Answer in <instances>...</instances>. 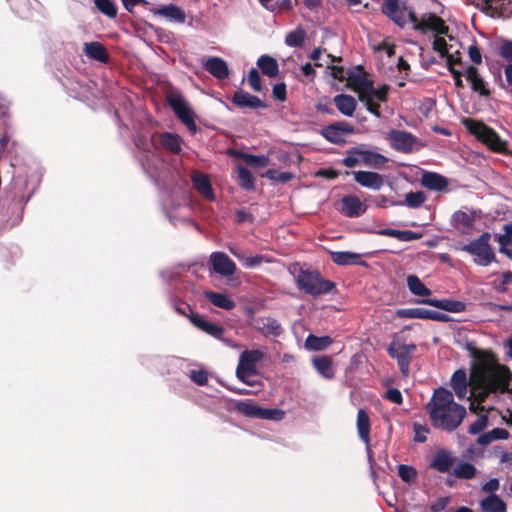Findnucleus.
I'll return each mask as SVG.
<instances>
[{"instance_id": "4d7b16f0", "label": "nucleus", "mask_w": 512, "mask_h": 512, "mask_svg": "<svg viewBox=\"0 0 512 512\" xmlns=\"http://www.w3.org/2000/svg\"><path fill=\"white\" fill-rule=\"evenodd\" d=\"M488 426V417L482 414L469 426L468 432L472 435L481 433Z\"/></svg>"}, {"instance_id": "39448f33", "label": "nucleus", "mask_w": 512, "mask_h": 512, "mask_svg": "<svg viewBox=\"0 0 512 512\" xmlns=\"http://www.w3.org/2000/svg\"><path fill=\"white\" fill-rule=\"evenodd\" d=\"M388 159L377 152H373L359 145L349 149L346 156L342 159V163L348 168H354L357 165L380 169Z\"/></svg>"}, {"instance_id": "dca6fc26", "label": "nucleus", "mask_w": 512, "mask_h": 512, "mask_svg": "<svg viewBox=\"0 0 512 512\" xmlns=\"http://www.w3.org/2000/svg\"><path fill=\"white\" fill-rule=\"evenodd\" d=\"M367 206L355 195H346L341 199L339 211L346 217L356 218L364 214Z\"/></svg>"}, {"instance_id": "79ce46f5", "label": "nucleus", "mask_w": 512, "mask_h": 512, "mask_svg": "<svg viewBox=\"0 0 512 512\" xmlns=\"http://www.w3.org/2000/svg\"><path fill=\"white\" fill-rule=\"evenodd\" d=\"M407 286L411 293L416 296H429L431 294L430 289L416 275H409L407 277Z\"/></svg>"}, {"instance_id": "37998d69", "label": "nucleus", "mask_w": 512, "mask_h": 512, "mask_svg": "<svg viewBox=\"0 0 512 512\" xmlns=\"http://www.w3.org/2000/svg\"><path fill=\"white\" fill-rule=\"evenodd\" d=\"M332 343V340L329 336L317 337L314 335H309L305 341V347L308 350L312 351H320L328 347Z\"/></svg>"}, {"instance_id": "680f3d73", "label": "nucleus", "mask_w": 512, "mask_h": 512, "mask_svg": "<svg viewBox=\"0 0 512 512\" xmlns=\"http://www.w3.org/2000/svg\"><path fill=\"white\" fill-rule=\"evenodd\" d=\"M465 308H466V305L461 301L444 299V304H443L444 311L459 313V312H463L465 310Z\"/></svg>"}, {"instance_id": "338daca9", "label": "nucleus", "mask_w": 512, "mask_h": 512, "mask_svg": "<svg viewBox=\"0 0 512 512\" xmlns=\"http://www.w3.org/2000/svg\"><path fill=\"white\" fill-rule=\"evenodd\" d=\"M433 49H434V51L438 52L441 57L447 58L449 56V55H447V53H448L447 43H446L445 39H443V38L435 37V39L433 41Z\"/></svg>"}, {"instance_id": "c756f323", "label": "nucleus", "mask_w": 512, "mask_h": 512, "mask_svg": "<svg viewBox=\"0 0 512 512\" xmlns=\"http://www.w3.org/2000/svg\"><path fill=\"white\" fill-rule=\"evenodd\" d=\"M336 108L345 116H353L357 102L354 97L347 94L336 95L333 99Z\"/></svg>"}, {"instance_id": "423d86ee", "label": "nucleus", "mask_w": 512, "mask_h": 512, "mask_svg": "<svg viewBox=\"0 0 512 512\" xmlns=\"http://www.w3.org/2000/svg\"><path fill=\"white\" fill-rule=\"evenodd\" d=\"M490 239V233L484 232L477 239L463 245L461 249L475 256V264L488 266L495 261V253L490 245Z\"/></svg>"}, {"instance_id": "6ab92c4d", "label": "nucleus", "mask_w": 512, "mask_h": 512, "mask_svg": "<svg viewBox=\"0 0 512 512\" xmlns=\"http://www.w3.org/2000/svg\"><path fill=\"white\" fill-rule=\"evenodd\" d=\"M204 69L217 79H225L229 76L227 63L220 57L211 56L202 60Z\"/></svg>"}, {"instance_id": "f3484780", "label": "nucleus", "mask_w": 512, "mask_h": 512, "mask_svg": "<svg viewBox=\"0 0 512 512\" xmlns=\"http://www.w3.org/2000/svg\"><path fill=\"white\" fill-rule=\"evenodd\" d=\"M193 188L206 200H215V194L209 176L200 171H194L191 174Z\"/></svg>"}, {"instance_id": "6e6552de", "label": "nucleus", "mask_w": 512, "mask_h": 512, "mask_svg": "<svg viewBox=\"0 0 512 512\" xmlns=\"http://www.w3.org/2000/svg\"><path fill=\"white\" fill-rule=\"evenodd\" d=\"M416 350L415 344H404L399 339H394L387 347L390 357L397 361L401 374L408 376L412 354Z\"/></svg>"}, {"instance_id": "ea45409f", "label": "nucleus", "mask_w": 512, "mask_h": 512, "mask_svg": "<svg viewBox=\"0 0 512 512\" xmlns=\"http://www.w3.org/2000/svg\"><path fill=\"white\" fill-rule=\"evenodd\" d=\"M426 200V196L422 191L409 192L405 196L404 201L392 202V205H406L410 208L420 207Z\"/></svg>"}, {"instance_id": "c85d7f7f", "label": "nucleus", "mask_w": 512, "mask_h": 512, "mask_svg": "<svg viewBox=\"0 0 512 512\" xmlns=\"http://www.w3.org/2000/svg\"><path fill=\"white\" fill-rule=\"evenodd\" d=\"M83 52L85 55L93 60L107 63L108 62V53L106 48L100 42L93 41L84 43Z\"/></svg>"}, {"instance_id": "de8ad7c7", "label": "nucleus", "mask_w": 512, "mask_h": 512, "mask_svg": "<svg viewBox=\"0 0 512 512\" xmlns=\"http://www.w3.org/2000/svg\"><path fill=\"white\" fill-rule=\"evenodd\" d=\"M237 409L247 417L259 419L261 407L250 401H240L237 404Z\"/></svg>"}, {"instance_id": "e433bc0d", "label": "nucleus", "mask_w": 512, "mask_h": 512, "mask_svg": "<svg viewBox=\"0 0 512 512\" xmlns=\"http://www.w3.org/2000/svg\"><path fill=\"white\" fill-rule=\"evenodd\" d=\"M312 363L317 372L325 379H332L334 377V370L330 358L326 356L314 357Z\"/></svg>"}, {"instance_id": "bf43d9fd", "label": "nucleus", "mask_w": 512, "mask_h": 512, "mask_svg": "<svg viewBox=\"0 0 512 512\" xmlns=\"http://www.w3.org/2000/svg\"><path fill=\"white\" fill-rule=\"evenodd\" d=\"M268 261L269 260L263 255H254V256L244 255L241 262L245 268L252 269V268L259 266L261 263L268 262Z\"/></svg>"}, {"instance_id": "b1692460", "label": "nucleus", "mask_w": 512, "mask_h": 512, "mask_svg": "<svg viewBox=\"0 0 512 512\" xmlns=\"http://www.w3.org/2000/svg\"><path fill=\"white\" fill-rule=\"evenodd\" d=\"M135 145L137 146L138 149L142 150V152L138 156V158H139V161L141 163L143 170L146 171L147 173L151 174L152 168L155 166L154 161L152 160V156L154 154L149 150L151 145L143 137H138L135 140Z\"/></svg>"}, {"instance_id": "9b49d317", "label": "nucleus", "mask_w": 512, "mask_h": 512, "mask_svg": "<svg viewBox=\"0 0 512 512\" xmlns=\"http://www.w3.org/2000/svg\"><path fill=\"white\" fill-rule=\"evenodd\" d=\"M408 18L413 23L414 29L422 32L434 31L437 34L445 35L448 33L449 28L445 25L444 21L435 14L427 13L422 16L420 20L417 19L415 13L410 11Z\"/></svg>"}, {"instance_id": "412c9836", "label": "nucleus", "mask_w": 512, "mask_h": 512, "mask_svg": "<svg viewBox=\"0 0 512 512\" xmlns=\"http://www.w3.org/2000/svg\"><path fill=\"white\" fill-rule=\"evenodd\" d=\"M190 322L197 327L199 330L215 337L221 339V335L223 333V328L218 326L208 320H206L203 316L197 313H191L189 316Z\"/></svg>"}, {"instance_id": "bb28decb", "label": "nucleus", "mask_w": 512, "mask_h": 512, "mask_svg": "<svg viewBox=\"0 0 512 512\" xmlns=\"http://www.w3.org/2000/svg\"><path fill=\"white\" fill-rule=\"evenodd\" d=\"M349 81L354 86V89L358 92L359 100L367 98V93L372 91L373 83L369 80L366 75L352 72L349 74Z\"/></svg>"}, {"instance_id": "c9c22d12", "label": "nucleus", "mask_w": 512, "mask_h": 512, "mask_svg": "<svg viewBox=\"0 0 512 512\" xmlns=\"http://www.w3.org/2000/svg\"><path fill=\"white\" fill-rule=\"evenodd\" d=\"M204 295L216 307L222 308L224 310H231L235 307V302L225 294L213 291H205Z\"/></svg>"}, {"instance_id": "a19ab883", "label": "nucleus", "mask_w": 512, "mask_h": 512, "mask_svg": "<svg viewBox=\"0 0 512 512\" xmlns=\"http://www.w3.org/2000/svg\"><path fill=\"white\" fill-rule=\"evenodd\" d=\"M322 135L329 142L334 144L345 143V136L343 130L339 129L337 125L331 124L322 130Z\"/></svg>"}, {"instance_id": "393cba45", "label": "nucleus", "mask_w": 512, "mask_h": 512, "mask_svg": "<svg viewBox=\"0 0 512 512\" xmlns=\"http://www.w3.org/2000/svg\"><path fill=\"white\" fill-rule=\"evenodd\" d=\"M465 77L470 82L473 91L485 97L490 95V91L486 88L485 82L476 67L468 66L465 70Z\"/></svg>"}, {"instance_id": "6e6d98bb", "label": "nucleus", "mask_w": 512, "mask_h": 512, "mask_svg": "<svg viewBox=\"0 0 512 512\" xmlns=\"http://www.w3.org/2000/svg\"><path fill=\"white\" fill-rule=\"evenodd\" d=\"M511 236L512 234H508V232H505L504 234L497 236V241L500 245L499 251L512 259V249H509L510 246L512 247Z\"/></svg>"}, {"instance_id": "09e8293b", "label": "nucleus", "mask_w": 512, "mask_h": 512, "mask_svg": "<svg viewBox=\"0 0 512 512\" xmlns=\"http://www.w3.org/2000/svg\"><path fill=\"white\" fill-rule=\"evenodd\" d=\"M305 41V31L297 28L289 32L285 37V44L289 47H301Z\"/></svg>"}, {"instance_id": "a18cd8bd", "label": "nucleus", "mask_w": 512, "mask_h": 512, "mask_svg": "<svg viewBox=\"0 0 512 512\" xmlns=\"http://www.w3.org/2000/svg\"><path fill=\"white\" fill-rule=\"evenodd\" d=\"M429 312L427 308H407L398 310L397 315L408 319H429Z\"/></svg>"}, {"instance_id": "0e129e2a", "label": "nucleus", "mask_w": 512, "mask_h": 512, "mask_svg": "<svg viewBox=\"0 0 512 512\" xmlns=\"http://www.w3.org/2000/svg\"><path fill=\"white\" fill-rule=\"evenodd\" d=\"M457 62H458V60H454L452 55H449L447 57V67H448L449 71L451 72V74L454 77L455 85L457 87H463V82H462V79H461V73L454 68V64L457 63Z\"/></svg>"}, {"instance_id": "f8f14e48", "label": "nucleus", "mask_w": 512, "mask_h": 512, "mask_svg": "<svg viewBox=\"0 0 512 512\" xmlns=\"http://www.w3.org/2000/svg\"><path fill=\"white\" fill-rule=\"evenodd\" d=\"M381 11L399 27H404L407 23L408 10L405 0H383Z\"/></svg>"}, {"instance_id": "49530a36", "label": "nucleus", "mask_w": 512, "mask_h": 512, "mask_svg": "<svg viewBox=\"0 0 512 512\" xmlns=\"http://www.w3.org/2000/svg\"><path fill=\"white\" fill-rule=\"evenodd\" d=\"M95 7L108 18H115L117 7L113 0H94Z\"/></svg>"}, {"instance_id": "a211bd4d", "label": "nucleus", "mask_w": 512, "mask_h": 512, "mask_svg": "<svg viewBox=\"0 0 512 512\" xmlns=\"http://www.w3.org/2000/svg\"><path fill=\"white\" fill-rule=\"evenodd\" d=\"M210 262L213 270L222 276H231L236 271L235 263L223 252H213Z\"/></svg>"}, {"instance_id": "052dcab7", "label": "nucleus", "mask_w": 512, "mask_h": 512, "mask_svg": "<svg viewBox=\"0 0 512 512\" xmlns=\"http://www.w3.org/2000/svg\"><path fill=\"white\" fill-rule=\"evenodd\" d=\"M285 413L280 409H260L259 419L279 421L284 418Z\"/></svg>"}, {"instance_id": "1a4fd4ad", "label": "nucleus", "mask_w": 512, "mask_h": 512, "mask_svg": "<svg viewBox=\"0 0 512 512\" xmlns=\"http://www.w3.org/2000/svg\"><path fill=\"white\" fill-rule=\"evenodd\" d=\"M168 103L180 121L192 134H195L197 131L195 114L187 101L180 94L172 93L168 96Z\"/></svg>"}, {"instance_id": "7c9ffc66", "label": "nucleus", "mask_w": 512, "mask_h": 512, "mask_svg": "<svg viewBox=\"0 0 512 512\" xmlns=\"http://www.w3.org/2000/svg\"><path fill=\"white\" fill-rule=\"evenodd\" d=\"M161 145L174 154H178L182 150L183 140L176 134L171 132H164L159 135Z\"/></svg>"}, {"instance_id": "4468645a", "label": "nucleus", "mask_w": 512, "mask_h": 512, "mask_svg": "<svg viewBox=\"0 0 512 512\" xmlns=\"http://www.w3.org/2000/svg\"><path fill=\"white\" fill-rule=\"evenodd\" d=\"M389 90L388 85H382L380 88H375L372 86V91H369L367 93V98L361 100L362 103H364L365 107L369 112L374 114L376 117H380V111H379V102H385L387 99V93Z\"/></svg>"}, {"instance_id": "c03bdc74", "label": "nucleus", "mask_w": 512, "mask_h": 512, "mask_svg": "<svg viewBox=\"0 0 512 512\" xmlns=\"http://www.w3.org/2000/svg\"><path fill=\"white\" fill-rule=\"evenodd\" d=\"M452 473L456 478L469 480L476 475V467L468 462H459Z\"/></svg>"}, {"instance_id": "3c124183", "label": "nucleus", "mask_w": 512, "mask_h": 512, "mask_svg": "<svg viewBox=\"0 0 512 512\" xmlns=\"http://www.w3.org/2000/svg\"><path fill=\"white\" fill-rule=\"evenodd\" d=\"M241 158L248 164L253 167H266L269 164V158L265 155H252L247 153H242Z\"/></svg>"}, {"instance_id": "774afa93", "label": "nucleus", "mask_w": 512, "mask_h": 512, "mask_svg": "<svg viewBox=\"0 0 512 512\" xmlns=\"http://www.w3.org/2000/svg\"><path fill=\"white\" fill-rule=\"evenodd\" d=\"M384 397L395 404H401L403 401L402 394H401L400 390H398L396 388L388 389L386 391Z\"/></svg>"}, {"instance_id": "0eeeda50", "label": "nucleus", "mask_w": 512, "mask_h": 512, "mask_svg": "<svg viewBox=\"0 0 512 512\" xmlns=\"http://www.w3.org/2000/svg\"><path fill=\"white\" fill-rule=\"evenodd\" d=\"M166 217L173 225L179 223H192V208L185 199L169 196L163 203Z\"/></svg>"}, {"instance_id": "72a5a7b5", "label": "nucleus", "mask_w": 512, "mask_h": 512, "mask_svg": "<svg viewBox=\"0 0 512 512\" xmlns=\"http://www.w3.org/2000/svg\"><path fill=\"white\" fill-rule=\"evenodd\" d=\"M331 259L337 265H349V264H363L364 262H359L360 254L350 252V251H333L331 252Z\"/></svg>"}, {"instance_id": "7ed1b4c3", "label": "nucleus", "mask_w": 512, "mask_h": 512, "mask_svg": "<svg viewBox=\"0 0 512 512\" xmlns=\"http://www.w3.org/2000/svg\"><path fill=\"white\" fill-rule=\"evenodd\" d=\"M463 124L471 134L487 145L491 150L512 155V151L509 152L506 148L507 142L502 140L492 128L483 122L466 118L463 120Z\"/></svg>"}, {"instance_id": "5fc2aeb1", "label": "nucleus", "mask_w": 512, "mask_h": 512, "mask_svg": "<svg viewBox=\"0 0 512 512\" xmlns=\"http://www.w3.org/2000/svg\"><path fill=\"white\" fill-rule=\"evenodd\" d=\"M398 475L402 479V481L406 483H411L415 481L417 477V471L414 467L410 465L400 464L398 466Z\"/></svg>"}, {"instance_id": "58836bf2", "label": "nucleus", "mask_w": 512, "mask_h": 512, "mask_svg": "<svg viewBox=\"0 0 512 512\" xmlns=\"http://www.w3.org/2000/svg\"><path fill=\"white\" fill-rule=\"evenodd\" d=\"M509 437V432L504 428H494L486 433L481 434L477 438V443L480 445H488L496 440H504Z\"/></svg>"}, {"instance_id": "2f4dec72", "label": "nucleus", "mask_w": 512, "mask_h": 512, "mask_svg": "<svg viewBox=\"0 0 512 512\" xmlns=\"http://www.w3.org/2000/svg\"><path fill=\"white\" fill-rule=\"evenodd\" d=\"M257 329L265 336H279L282 333V327L279 322L273 318H259L256 320Z\"/></svg>"}, {"instance_id": "20e7f679", "label": "nucleus", "mask_w": 512, "mask_h": 512, "mask_svg": "<svg viewBox=\"0 0 512 512\" xmlns=\"http://www.w3.org/2000/svg\"><path fill=\"white\" fill-rule=\"evenodd\" d=\"M297 286L313 297L327 294L332 291L335 284L332 281L324 279L316 270H300L296 278Z\"/></svg>"}, {"instance_id": "5701e85b", "label": "nucleus", "mask_w": 512, "mask_h": 512, "mask_svg": "<svg viewBox=\"0 0 512 512\" xmlns=\"http://www.w3.org/2000/svg\"><path fill=\"white\" fill-rule=\"evenodd\" d=\"M421 185L432 191H443L448 186V180L438 173L424 172L421 177Z\"/></svg>"}, {"instance_id": "69168bd1", "label": "nucleus", "mask_w": 512, "mask_h": 512, "mask_svg": "<svg viewBox=\"0 0 512 512\" xmlns=\"http://www.w3.org/2000/svg\"><path fill=\"white\" fill-rule=\"evenodd\" d=\"M190 379L196 383L197 385H205L207 383V373L200 369V370H191L189 372Z\"/></svg>"}, {"instance_id": "603ef678", "label": "nucleus", "mask_w": 512, "mask_h": 512, "mask_svg": "<svg viewBox=\"0 0 512 512\" xmlns=\"http://www.w3.org/2000/svg\"><path fill=\"white\" fill-rule=\"evenodd\" d=\"M238 178L240 180L241 186L246 190H252L254 188V178L251 172L243 167L239 166L237 169Z\"/></svg>"}, {"instance_id": "f257e3e1", "label": "nucleus", "mask_w": 512, "mask_h": 512, "mask_svg": "<svg viewBox=\"0 0 512 512\" xmlns=\"http://www.w3.org/2000/svg\"><path fill=\"white\" fill-rule=\"evenodd\" d=\"M426 411L432 426L447 432L456 430L467 414L466 408L456 403L453 393L444 387L434 390Z\"/></svg>"}, {"instance_id": "2eb2a0df", "label": "nucleus", "mask_w": 512, "mask_h": 512, "mask_svg": "<svg viewBox=\"0 0 512 512\" xmlns=\"http://www.w3.org/2000/svg\"><path fill=\"white\" fill-rule=\"evenodd\" d=\"M352 174L356 183L364 188L377 191L384 185V177L377 172L359 170Z\"/></svg>"}, {"instance_id": "f704fd0d", "label": "nucleus", "mask_w": 512, "mask_h": 512, "mask_svg": "<svg viewBox=\"0 0 512 512\" xmlns=\"http://www.w3.org/2000/svg\"><path fill=\"white\" fill-rule=\"evenodd\" d=\"M257 66L260 68L261 72L270 77L273 78L277 76L279 72V67L277 61L268 55H262L257 60Z\"/></svg>"}, {"instance_id": "473e14b6", "label": "nucleus", "mask_w": 512, "mask_h": 512, "mask_svg": "<svg viewBox=\"0 0 512 512\" xmlns=\"http://www.w3.org/2000/svg\"><path fill=\"white\" fill-rule=\"evenodd\" d=\"M357 431L360 439L367 445L369 449L370 443V418L363 409H359L357 413Z\"/></svg>"}, {"instance_id": "8fccbe9b", "label": "nucleus", "mask_w": 512, "mask_h": 512, "mask_svg": "<svg viewBox=\"0 0 512 512\" xmlns=\"http://www.w3.org/2000/svg\"><path fill=\"white\" fill-rule=\"evenodd\" d=\"M512 283V272H503L497 279L492 281V287L500 293L507 291V286Z\"/></svg>"}, {"instance_id": "aec40b11", "label": "nucleus", "mask_w": 512, "mask_h": 512, "mask_svg": "<svg viewBox=\"0 0 512 512\" xmlns=\"http://www.w3.org/2000/svg\"><path fill=\"white\" fill-rule=\"evenodd\" d=\"M456 457L448 450L440 449L431 461V467L440 473H447L456 463Z\"/></svg>"}, {"instance_id": "4be33fe9", "label": "nucleus", "mask_w": 512, "mask_h": 512, "mask_svg": "<svg viewBox=\"0 0 512 512\" xmlns=\"http://www.w3.org/2000/svg\"><path fill=\"white\" fill-rule=\"evenodd\" d=\"M232 102L240 108L257 109L265 107V104L257 96L243 90H238L234 93Z\"/></svg>"}, {"instance_id": "a878e982", "label": "nucleus", "mask_w": 512, "mask_h": 512, "mask_svg": "<svg viewBox=\"0 0 512 512\" xmlns=\"http://www.w3.org/2000/svg\"><path fill=\"white\" fill-rule=\"evenodd\" d=\"M154 14L175 23H184L186 20L185 12L174 4L161 6L154 10Z\"/></svg>"}, {"instance_id": "13d9d810", "label": "nucleus", "mask_w": 512, "mask_h": 512, "mask_svg": "<svg viewBox=\"0 0 512 512\" xmlns=\"http://www.w3.org/2000/svg\"><path fill=\"white\" fill-rule=\"evenodd\" d=\"M265 175L270 180H275L281 183H286L293 178V174L291 172H278L275 169L267 170Z\"/></svg>"}, {"instance_id": "9d476101", "label": "nucleus", "mask_w": 512, "mask_h": 512, "mask_svg": "<svg viewBox=\"0 0 512 512\" xmlns=\"http://www.w3.org/2000/svg\"><path fill=\"white\" fill-rule=\"evenodd\" d=\"M265 354L261 350H245L241 353L239 363L236 369L237 377L244 383L249 384L247 377L256 374V365Z\"/></svg>"}, {"instance_id": "4c0bfd02", "label": "nucleus", "mask_w": 512, "mask_h": 512, "mask_svg": "<svg viewBox=\"0 0 512 512\" xmlns=\"http://www.w3.org/2000/svg\"><path fill=\"white\" fill-rule=\"evenodd\" d=\"M480 505L484 512H505L506 510V505L503 500L495 494L484 498Z\"/></svg>"}, {"instance_id": "f03ea898", "label": "nucleus", "mask_w": 512, "mask_h": 512, "mask_svg": "<svg viewBox=\"0 0 512 512\" xmlns=\"http://www.w3.org/2000/svg\"><path fill=\"white\" fill-rule=\"evenodd\" d=\"M511 377L512 374L505 366L491 362L482 363L472 373V379L482 390L479 395L481 400L490 392L496 393L509 390L508 386Z\"/></svg>"}, {"instance_id": "e2e57ef3", "label": "nucleus", "mask_w": 512, "mask_h": 512, "mask_svg": "<svg viewBox=\"0 0 512 512\" xmlns=\"http://www.w3.org/2000/svg\"><path fill=\"white\" fill-rule=\"evenodd\" d=\"M248 83L254 91L260 92L262 90L261 78L256 68L249 71Z\"/></svg>"}, {"instance_id": "cd10ccee", "label": "nucleus", "mask_w": 512, "mask_h": 512, "mask_svg": "<svg viewBox=\"0 0 512 512\" xmlns=\"http://www.w3.org/2000/svg\"><path fill=\"white\" fill-rule=\"evenodd\" d=\"M450 384L458 399L462 400L466 398L468 392V384L467 375L463 369L456 370L453 373Z\"/></svg>"}, {"instance_id": "864d4df0", "label": "nucleus", "mask_w": 512, "mask_h": 512, "mask_svg": "<svg viewBox=\"0 0 512 512\" xmlns=\"http://www.w3.org/2000/svg\"><path fill=\"white\" fill-rule=\"evenodd\" d=\"M452 221L455 225H462L466 228H470L473 226L474 216L471 213L459 210L453 214Z\"/></svg>"}, {"instance_id": "ddd939ff", "label": "nucleus", "mask_w": 512, "mask_h": 512, "mask_svg": "<svg viewBox=\"0 0 512 512\" xmlns=\"http://www.w3.org/2000/svg\"><path fill=\"white\" fill-rule=\"evenodd\" d=\"M388 139L395 150L404 153L411 152L417 144V138L406 131L391 130Z\"/></svg>"}]
</instances>
